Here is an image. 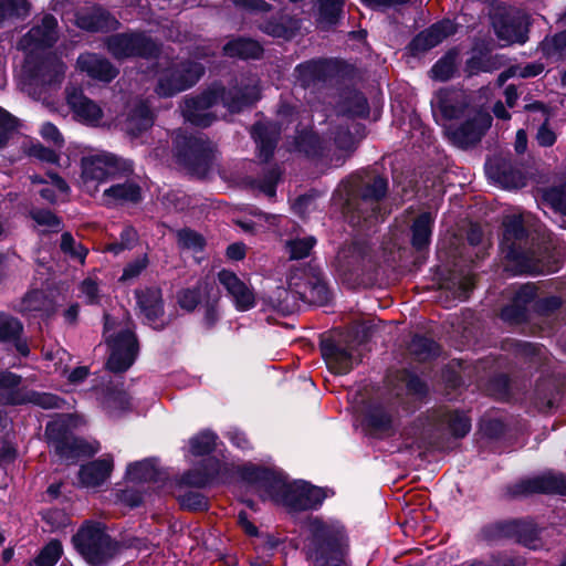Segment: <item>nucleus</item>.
Listing matches in <instances>:
<instances>
[{
	"mask_svg": "<svg viewBox=\"0 0 566 566\" xmlns=\"http://www.w3.org/2000/svg\"><path fill=\"white\" fill-rule=\"evenodd\" d=\"M307 530L306 558L314 566L346 562L349 538L344 525L314 516L310 518Z\"/></svg>",
	"mask_w": 566,
	"mask_h": 566,
	"instance_id": "1",
	"label": "nucleus"
},
{
	"mask_svg": "<svg viewBox=\"0 0 566 566\" xmlns=\"http://www.w3.org/2000/svg\"><path fill=\"white\" fill-rule=\"evenodd\" d=\"M77 555L87 566H109L120 554V541L112 536L105 523L86 518L71 537Z\"/></svg>",
	"mask_w": 566,
	"mask_h": 566,
	"instance_id": "2",
	"label": "nucleus"
},
{
	"mask_svg": "<svg viewBox=\"0 0 566 566\" xmlns=\"http://www.w3.org/2000/svg\"><path fill=\"white\" fill-rule=\"evenodd\" d=\"M388 179L376 175L360 182L347 192L343 205V214L350 227L365 230L378 222L380 201L387 196Z\"/></svg>",
	"mask_w": 566,
	"mask_h": 566,
	"instance_id": "3",
	"label": "nucleus"
},
{
	"mask_svg": "<svg viewBox=\"0 0 566 566\" xmlns=\"http://www.w3.org/2000/svg\"><path fill=\"white\" fill-rule=\"evenodd\" d=\"M216 146L202 133L179 129L172 137V156L177 165L191 176L205 178L216 159Z\"/></svg>",
	"mask_w": 566,
	"mask_h": 566,
	"instance_id": "4",
	"label": "nucleus"
},
{
	"mask_svg": "<svg viewBox=\"0 0 566 566\" xmlns=\"http://www.w3.org/2000/svg\"><path fill=\"white\" fill-rule=\"evenodd\" d=\"M476 539L489 546L512 541L526 548L536 549L541 541V530L531 518L496 520L483 524L476 534Z\"/></svg>",
	"mask_w": 566,
	"mask_h": 566,
	"instance_id": "5",
	"label": "nucleus"
},
{
	"mask_svg": "<svg viewBox=\"0 0 566 566\" xmlns=\"http://www.w3.org/2000/svg\"><path fill=\"white\" fill-rule=\"evenodd\" d=\"M356 76L357 67L340 57H314L298 63L294 69L295 81L304 90L332 80L353 81Z\"/></svg>",
	"mask_w": 566,
	"mask_h": 566,
	"instance_id": "6",
	"label": "nucleus"
},
{
	"mask_svg": "<svg viewBox=\"0 0 566 566\" xmlns=\"http://www.w3.org/2000/svg\"><path fill=\"white\" fill-rule=\"evenodd\" d=\"M72 415L57 413L45 424L44 437L55 454L63 460H77L94 455V449L85 439L77 437L72 431Z\"/></svg>",
	"mask_w": 566,
	"mask_h": 566,
	"instance_id": "7",
	"label": "nucleus"
},
{
	"mask_svg": "<svg viewBox=\"0 0 566 566\" xmlns=\"http://www.w3.org/2000/svg\"><path fill=\"white\" fill-rule=\"evenodd\" d=\"M489 19L496 38L506 44H525L528 41L530 15L523 10L500 0L490 3Z\"/></svg>",
	"mask_w": 566,
	"mask_h": 566,
	"instance_id": "8",
	"label": "nucleus"
},
{
	"mask_svg": "<svg viewBox=\"0 0 566 566\" xmlns=\"http://www.w3.org/2000/svg\"><path fill=\"white\" fill-rule=\"evenodd\" d=\"M105 48L118 61L128 59L155 61L163 53V43L139 30L108 35L105 40Z\"/></svg>",
	"mask_w": 566,
	"mask_h": 566,
	"instance_id": "9",
	"label": "nucleus"
},
{
	"mask_svg": "<svg viewBox=\"0 0 566 566\" xmlns=\"http://www.w3.org/2000/svg\"><path fill=\"white\" fill-rule=\"evenodd\" d=\"M202 63L184 59L169 63L158 72L155 94L160 98H170L193 87L205 75Z\"/></svg>",
	"mask_w": 566,
	"mask_h": 566,
	"instance_id": "10",
	"label": "nucleus"
},
{
	"mask_svg": "<svg viewBox=\"0 0 566 566\" xmlns=\"http://www.w3.org/2000/svg\"><path fill=\"white\" fill-rule=\"evenodd\" d=\"M239 475L243 482L262 488L273 502L281 505L292 484L282 471L254 463L243 464L239 469Z\"/></svg>",
	"mask_w": 566,
	"mask_h": 566,
	"instance_id": "11",
	"label": "nucleus"
},
{
	"mask_svg": "<svg viewBox=\"0 0 566 566\" xmlns=\"http://www.w3.org/2000/svg\"><path fill=\"white\" fill-rule=\"evenodd\" d=\"M109 348L106 368L114 374H124L136 361L139 354V340L136 333L124 328L105 338Z\"/></svg>",
	"mask_w": 566,
	"mask_h": 566,
	"instance_id": "12",
	"label": "nucleus"
},
{
	"mask_svg": "<svg viewBox=\"0 0 566 566\" xmlns=\"http://www.w3.org/2000/svg\"><path fill=\"white\" fill-rule=\"evenodd\" d=\"M506 494L511 499L534 494L566 496V474L548 470L533 478L521 479L506 486Z\"/></svg>",
	"mask_w": 566,
	"mask_h": 566,
	"instance_id": "13",
	"label": "nucleus"
},
{
	"mask_svg": "<svg viewBox=\"0 0 566 566\" xmlns=\"http://www.w3.org/2000/svg\"><path fill=\"white\" fill-rule=\"evenodd\" d=\"M368 255V245L361 241H353L339 248L334 268L343 283L355 285L363 281Z\"/></svg>",
	"mask_w": 566,
	"mask_h": 566,
	"instance_id": "14",
	"label": "nucleus"
},
{
	"mask_svg": "<svg viewBox=\"0 0 566 566\" xmlns=\"http://www.w3.org/2000/svg\"><path fill=\"white\" fill-rule=\"evenodd\" d=\"M82 177L85 180L106 181L133 175L130 160H125L114 154H103L81 159Z\"/></svg>",
	"mask_w": 566,
	"mask_h": 566,
	"instance_id": "15",
	"label": "nucleus"
},
{
	"mask_svg": "<svg viewBox=\"0 0 566 566\" xmlns=\"http://www.w3.org/2000/svg\"><path fill=\"white\" fill-rule=\"evenodd\" d=\"M318 347L328 370L335 375H347L360 363L354 356L353 343L342 336L323 334Z\"/></svg>",
	"mask_w": 566,
	"mask_h": 566,
	"instance_id": "16",
	"label": "nucleus"
},
{
	"mask_svg": "<svg viewBox=\"0 0 566 566\" xmlns=\"http://www.w3.org/2000/svg\"><path fill=\"white\" fill-rule=\"evenodd\" d=\"M289 284L306 292V301L326 305L332 300V292L321 266L310 262L302 269L293 272Z\"/></svg>",
	"mask_w": 566,
	"mask_h": 566,
	"instance_id": "17",
	"label": "nucleus"
},
{
	"mask_svg": "<svg viewBox=\"0 0 566 566\" xmlns=\"http://www.w3.org/2000/svg\"><path fill=\"white\" fill-rule=\"evenodd\" d=\"M25 71L30 83L43 88L56 86L64 78V64L52 54L29 55Z\"/></svg>",
	"mask_w": 566,
	"mask_h": 566,
	"instance_id": "18",
	"label": "nucleus"
},
{
	"mask_svg": "<svg viewBox=\"0 0 566 566\" xmlns=\"http://www.w3.org/2000/svg\"><path fill=\"white\" fill-rule=\"evenodd\" d=\"M326 496L323 488L303 481L286 490L283 506L290 512L314 511L322 506Z\"/></svg>",
	"mask_w": 566,
	"mask_h": 566,
	"instance_id": "19",
	"label": "nucleus"
},
{
	"mask_svg": "<svg viewBox=\"0 0 566 566\" xmlns=\"http://www.w3.org/2000/svg\"><path fill=\"white\" fill-rule=\"evenodd\" d=\"M454 27L449 19L432 23L430 27L417 33L407 44L406 50L412 57H417L454 33Z\"/></svg>",
	"mask_w": 566,
	"mask_h": 566,
	"instance_id": "20",
	"label": "nucleus"
},
{
	"mask_svg": "<svg viewBox=\"0 0 566 566\" xmlns=\"http://www.w3.org/2000/svg\"><path fill=\"white\" fill-rule=\"evenodd\" d=\"M59 22L52 13H44L23 35L22 43L33 50L51 49L59 41Z\"/></svg>",
	"mask_w": 566,
	"mask_h": 566,
	"instance_id": "21",
	"label": "nucleus"
},
{
	"mask_svg": "<svg viewBox=\"0 0 566 566\" xmlns=\"http://www.w3.org/2000/svg\"><path fill=\"white\" fill-rule=\"evenodd\" d=\"M134 294L136 305L146 323L153 326L156 331H163L165 328V324L154 326V324L165 314L163 290L159 286H146L144 289H136Z\"/></svg>",
	"mask_w": 566,
	"mask_h": 566,
	"instance_id": "22",
	"label": "nucleus"
},
{
	"mask_svg": "<svg viewBox=\"0 0 566 566\" xmlns=\"http://www.w3.org/2000/svg\"><path fill=\"white\" fill-rule=\"evenodd\" d=\"M492 117L479 112L467 118L451 132V138L461 148H468L481 142L488 129L491 127Z\"/></svg>",
	"mask_w": 566,
	"mask_h": 566,
	"instance_id": "23",
	"label": "nucleus"
},
{
	"mask_svg": "<svg viewBox=\"0 0 566 566\" xmlns=\"http://www.w3.org/2000/svg\"><path fill=\"white\" fill-rule=\"evenodd\" d=\"M505 270L513 276H537V253L533 244L501 250Z\"/></svg>",
	"mask_w": 566,
	"mask_h": 566,
	"instance_id": "24",
	"label": "nucleus"
},
{
	"mask_svg": "<svg viewBox=\"0 0 566 566\" xmlns=\"http://www.w3.org/2000/svg\"><path fill=\"white\" fill-rule=\"evenodd\" d=\"M0 344L12 346L19 356L28 358L31 349L24 336V325L20 318L0 311Z\"/></svg>",
	"mask_w": 566,
	"mask_h": 566,
	"instance_id": "25",
	"label": "nucleus"
},
{
	"mask_svg": "<svg viewBox=\"0 0 566 566\" xmlns=\"http://www.w3.org/2000/svg\"><path fill=\"white\" fill-rule=\"evenodd\" d=\"M488 176L502 187L522 188L525 185L524 175L510 157L494 156L485 164Z\"/></svg>",
	"mask_w": 566,
	"mask_h": 566,
	"instance_id": "26",
	"label": "nucleus"
},
{
	"mask_svg": "<svg viewBox=\"0 0 566 566\" xmlns=\"http://www.w3.org/2000/svg\"><path fill=\"white\" fill-rule=\"evenodd\" d=\"M219 283L232 297L237 311L247 312L255 306V295L233 271L222 269L217 274Z\"/></svg>",
	"mask_w": 566,
	"mask_h": 566,
	"instance_id": "27",
	"label": "nucleus"
},
{
	"mask_svg": "<svg viewBox=\"0 0 566 566\" xmlns=\"http://www.w3.org/2000/svg\"><path fill=\"white\" fill-rule=\"evenodd\" d=\"M335 108L339 116L350 119L367 118L370 113L366 95L354 86L339 90Z\"/></svg>",
	"mask_w": 566,
	"mask_h": 566,
	"instance_id": "28",
	"label": "nucleus"
},
{
	"mask_svg": "<svg viewBox=\"0 0 566 566\" xmlns=\"http://www.w3.org/2000/svg\"><path fill=\"white\" fill-rule=\"evenodd\" d=\"M76 65L88 77L106 84L119 74V70L107 57L96 53L85 52L80 54Z\"/></svg>",
	"mask_w": 566,
	"mask_h": 566,
	"instance_id": "29",
	"label": "nucleus"
},
{
	"mask_svg": "<svg viewBox=\"0 0 566 566\" xmlns=\"http://www.w3.org/2000/svg\"><path fill=\"white\" fill-rule=\"evenodd\" d=\"M251 138L258 148V157L269 163L275 153L280 139V127L273 122H255L250 129Z\"/></svg>",
	"mask_w": 566,
	"mask_h": 566,
	"instance_id": "30",
	"label": "nucleus"
},
{
	"mask_svg": "<svg viewBox=\"0 0 566 566\" xmlns=\"http://www.w3.org/2000/svg\"><path fill=\"white\" fill-rule=\"evenodd\" d=\"M262 301L269 308L287 316L297 310L298 301H306V292L290 284L289 289L276 286L271 293L264 295Z\"/></svg>",
	"mask_w": 566,
	"mask_h": 566,
	"instance_id": "31",
	"label": "nucleus"
},
{
	"mask_svg": "<svg viewBox=\"0 0 566 566\" xmlns=\"http://www.w3.org/2000/svg\"><path fill=\"white\" fill-rule=\"evenodd\" d=\"M113 469V457L107 454L82 464L77 472V479L80 484L85 488H96L102 485L111 476Z\"/></svg>",
	"mask_w": 566,
	"mask_h": 566,
	"instance_id": "32",
	"label": "nucleus"
},
{
	"mask_svg": "<svg viewBox=\"0 0 566 566\" xmlns=\"http://www.w3.org/2000/svg\"><path fill=\"white\" fill-rule=\"evenodd\" d=\"M361 426L373 437L389 434L394 430L392 415L381 403H371L363 413Z\"/></svg>",
	"mask_w": 566,
	"mask_h": 566,
	"instance_id": "33",
	"label": "nucleus"
},
{
	"mask_svg": "<svg viewBox=\"0 0 566 566\" xmlns=\"http://www.w3.org/2000/svg\"><path fill=\"white\" fill-rule=\"evenodd\" d=\"M124 178V182L114 184L103 191V198L107 206L137 205L143 200L142 187L129 179V176Z\"/></svg>",
	"mask_w": 566,
	"mask_h": 566,
	"instance_id": "34",
	"label": "nucleus"
},
{
	"mask_svg": "<svg viewBox=\"0 0 566 566\" xmlns=\"http://www.w3.org/2000/svg\"><path fill=\"white\" fill-rule=\"evenodd\" d=\"M530 230L526 228L522 216H507L502 221V237L500 249H511L531 244Z\"/></svg>",
	"mask_w": 566,
	"mask_h": 566,
	"instance_id": "35",
	"label": "nucleus"
},
{
	"mask_svg": "<svg viewBox=\"0 0 566 566\" xmlns=\"http://www.w3.org/2000/svg\"><path fill=\"white\" fill-rule=\"evenodd\" d=\"M433 227L434 218L431 212H421L413 219L410 227V244L417 253H428L431 244Z\"/></svg>",
	"mask_w": 566,
	"mask_h": 566,
	"instance_id": "36",
	"label": "nucleus"
},
{
	"mask_svg": "<svg viewBox=\"0 0 566 566\" xmlns=\"http://www.w3.org/2000/svg\"><path fill=\"white\" fill-rule=\"evenodd\" d=\"M222 53L227 57L242 61L260 60L263 56L264 49L259 41L239 35L223 45Z\"/></svg>",
	"mask_w": 566,
	"mask_h": 566,
	"instance_id": "37",
	"label": "nucleus"
},
{
	"mask_svg": "<svg viewBox=\"0 0 566 566\" xmlns=\"http://www.w3.org/2000/svg\"><path fill=\"white\" fill-rule=\"evenodd\" d=\"M260 98L259 92L251 86H224L223 106L231 113L238 114L253 106Z\"/></svg>",
	"mask_w": 566,
	"mask_h": 566,
	"instance_id": "38",
	"label": "nucleus"
},
{
	"mask_svg": "<svg viewBox=\"0 0 566 566\" xmlns=\"http://www.w3.org/2000/svg\"><path fill=\"white\" fill-rule=\"evenodd\" d=\"M155 123V114L147 101H139L128 113L126 119L127 134L134 138L140 137Z\"/></svg>",
	"mask_w": 566,
	"mask_h": 566,
	"instance_id": "39",
	"label": "nucleus"
},
{
	"mask_svg": "<svg viewBox=\"0 0 566 566\" xmlns=\"http://www.w3.org/2000/svg\"><path fill=\"white\" fill-rule=\"evenodd\" d=\"M345 0H317L315 21L322 31L337 27L344 17Z\"/></svg>",
	"mask_w": 566,
	"mask_h": 566,
	"instance_id": "40",
	"label": "nucleus"
},
{
	"mask_svg": "<svg viewBox=\"0 0 566 566\" xmlns=\"http://www.w3.org/2000/svg\"><path fill=\"white\" fill-rule=\"evenodd\" d=\"M119 22L107 10L98 8L77 18V25L87 32H109Z\"/></svg>",
	"mask_w": 566,
	"mask_h": 566,
	"instance_id": "41",
	"label": "nucleus"
},
{
	"mask_svg": "<svg viewBox=\"0 0 566 566\" xmlns=\"http://www.w3.org/2000/svg\"><path fill=\"white\" fill-rule=\"evenodd\" d=\"M125 475L128 481L135 483H156L163 480V472L158 468L156 459L154 458H147L129 463L126 468Z\"/></svg>",
	"mask_w": 566,
	"mask_h": 566,
	"instance_id": "42",
	"label": "nucleus"
},
{
	"mask_svg": "<svg viewBox=\"0 0 566 566\" xmlns=\"http://www.w3.org/2000/svg\"><path fill=\"white\" fill-rule=\"evenodd\" d=\"M298 29V20L290 15L272 17L265 20L261 27L265 34L283 40L293 39Z\"/></svg>",
	"mask_w": 566,
	"mask_h": 566,
	"instance_id": "43",
	"label": "nucleus"
},
{
	"mask_svg": "<svg viewBox=\"0 0 566 566\" xmlns=\"http://www.w3.org/2000/svg\"><path fill=\"white\" fill-rule=\"evenodd\" d=\"M440 421L447 424L451 437L454 439L465 438L472 428L470 416L462 409L446 410L440 416Z\"/></svg>",
	"mask_w": 566,
	"mask_h": 566,
	"instance_id": "44",
	"label": "nucleus"
},
{
	"mask_svg": "<svg viewBox=\"0 0 566 566\" xmlns=\"http://www.w3.org/2000/svg\"><path fill=\"white\" fill-rule=\"evenodd\" d=\"M220 290L214 282H205V304L202 325L211 331L220 319L219 314Z\"/></svg>",
	"mask_w": 566,
	"mask_h": 566,
	"instance_id": "45",
	"label": "nucleus"
},
{
	"mask_svg": "<svg viewBox=\"0 0 566 566\" xmlns=\"http://www.w3.org/2000/svg\"><path fill=\"white\" fill-rule=\"evenodd\" d=\"M296 149L311 159H321L325 155V145L321 136L312 129H303L295 138Z\"/></svg>",
	"mask_w": 566,
	"mask_h": 566,
	"instance_id": "46",
	"label": "nucleus"
},
{
	"mask_svg": "<svg viewBox=\"0 0 566 566\" xmlns=\"http://www.w3.org/2000/svg\"><path fill=\"white\" fill-rule=\"evenodd\" d=\"M223 94L224 85L214 82L200 94L187 98L186 107L195 108V111H208L219 103L223 105Z\"/></svg>",
	"mask_w": 566,
	"mask_h": 566,
	"instance_id": "47",
	"label": "nucleus"
},
{
	"mask_svg": "<svg viewBox=\"0 0 566 566\" xmlns=\"http://www.w3.org/2000/svg\"><path fill=\"white\" fill-rule=\"evenodd\" d=\"M103 405L108 411H126L130 407V397L124 382L107 384L103 389Z\"/></svg>",
	"mask_w": 566,
	"mask_h": 566,
	"instance_id": "48",
	"label": "nucleus"
},
{
	"mask_svg": "<svg viewBox=\"0 0 566 566\" xmlns=\"http://www.w3.org/2000/svg\"><path fill=\"white\" fill-rule=\"evenodd\" d=\"M219 437L211 429H202L188 441V452L195 457L211 455L217 449Z\"/></svg>",
	"mask_w": 566,
	"mask_h": 566,
	"instance_id": "49",
	"label": "nucleus"
},
{
	"mask_svg": "<svg viewBox=\"0 0 566 566\" xmlns=\"http://www.w3.org/2000/svg\"><path fill=\"white\" fill-rule=\"evenodd\" d=\"M409 350L419 361H428L440 356L441 347L431 337L415 334L409 344Z\"/></svg>",
	"mask_w": 566,
	"mask_h": 566,
	"instance_id": "50",
	"label": "nucleus"
},
{
	"mask_svg": "<svg viewBox=\"0 0 566 566\" xmlns=\"http://www.w3.org/2000/svg\"><path fill=\"white\" fill-rule=\"evenodd\" d=\"M205 282L212 281L207 277L200 279L195 286L184 287L177 292V304L181 310L192 313L201 304L202 300H205Z\"/></svg>",
	"mask_w": 566,
	"mask_h": 566,
	"instance_id": "51",
	"label": "nucleus"
},
{
	"mask_svg": "<svg viewBox=\"0 0 566 566\" xmlns=\"http://www.w3.org/2000/svg\"><path fill=\"white\" fill-rule=\"evenodd\" d=\"M458 51L455 49L448 50L430 69V77L438 82H448L457 72Z\"/></svg>",
	"mask_w": 566,
	"mask_h": 566,
	"instance_id": "52",
	"label": "nucleus"
},
{
	"mask_svg": "<svg viewBox=\"0 0 566 566\" xmlns=\"http://www.w3.org/2000/svg\"><path fill=\"white\" fill-rule=\"evenodd\" d=\"M49 298L41 289H31L24 293L13 310L21 315H28L33 312H42L46 308Z\"/></svg>",
	"mask_w": 566,
	"mask_h": 566,
	"instance_id": "53",
	"label": "nucleus"
},
{
	"mask_svg": "<svg viewBox=\"0 0 566 566\" xmlns=\"http://www.w3.org/2000/svg\"><path fill=\"white\" fill-rule=\"evenodd\" d=\"M29 405H33L44 410L57 409L65 410L70 409V403L62 396L53 392L38 391L34 389L29 390Z\"/></svg>",
	"mask_w": 566,
	"mask_h": 566,
	"instance_id": "54",
	"label": "nucleus"
},
{
	"mask_svg": "<svg viewBox=\"0 0 566 566\" xmlns=\"http://www.w3.org/2000/svg\"><path fill=\"white\" fill-rule=\"evenodd\" d=\"M539 50L546 59H566V29L553 35H546L539 43Z\"/></svg>",
	"mask_w": 566,
	"mask_h": 566,
	"instance_id": "55",
	"label": "nucleus"
},
{
	"mask_svg": "<svg viewBox=\"0 0 566 566\" xmlns=\"http://www.w3.org/2000/svg\"><path fill=\"white\" fill-rule=\"evenodd\" d=\"M177 244L181 250L201 253L207 247L206 238L196 230L185 227L177 231Z\"/></svg>",
	"mask_w": 566,
	"mask_h": 566,
	"instance_id": "56",
	"label": "nucleus"
},
{
	"mask_svg": "<svg viewBox=\"0 0 566 566\" xmlns=\"http://www.w3.org/2000/svg\"><path fill=\"white\" fill-rule=\"evenodd\" d=\"M62 555V542L53 538L40 549L32 562V566H55Z\"/></svg>",
	"mask_w": 566,
	"mask_h": 566,
	"instance_id": "57",
	"label": "nucleus"
},
{
	"mask_svg": "<svg viewBox=\"0 0 566 566\" xmlns=\"http://www.w3.org/2000/svg\"><path fill=\"white\" fill-rule=\"evenodd\" d=\"M565 261V254L556 250L537 255V276L557 273L564 266Z\"/></svg>",
	"mask_w": 566,
	"mask_h": 566,
	"instance_id": "58",
	"label": "nucleus"
},
{
	"mask_svg": "<svg viewBox=\"0 0 566 566\" xmlns=\"http://www.w3.org/2000/svg\"><path fill=\"white\" fill-rule=\"evenodd\" d=\"M542 199L555 212L566 217V181L547 187L543 190Z\"/></svg>",
	"mask_w": 566,
	"mask_h": 566,
	"instance_id": "59",
	"label": "nucleus"
},
{
	"mask_svg": "<svg viewBox=\"0 0 566 566\" xmlns=\"http://www.w3.org/2000/svg\"><path fill=\"white\" fill-rule=\"evenodd\" d=\"M497 69V61L492 55L482 53L474 54L465 61L464 72L468 76L478 75L479 73H490Z\"/></svg>",
	"mask_w": 566,
	"mask_h": 566,
	"instance_id": "60",
	"label": "nucleus"
},
{
	"mask_svg": "<svg viewBox=\"0 0 566 566\" xmlns=\"http://www.w3.org/2000/svg\"><path fill=\"white\" fill-rule=\"evenodd\" d=\"M29 12L28 0H0V23L6 20L23 19Z\"/></svg>",
	"mask_w": 566,
	"mask_h": 566,
	"instance_id": "61",
	"label": "nucleus"
},
{
	"mask_svg": "<svg viewBox=\"0 0 566 566\" xmlns=\"http://www.w3.org/2000/svg\"><path fill=\"white\" fill-rule=\"evenodd\" d=\"M500 318L511 326H520L528 323L531 315L530 311L522 310L521 306L510 300V302L501 308Z\"/></svg>",
	"mask_w": 566,
	"mask_h": 566,
	"instance_id": "62",
	"label": "nucleus"
},
{
	"mask_svg": "<svg viewBox=\"0 0 566 566\" xmlns=\"http://www.w3.org/2000/svg\"><path fill=\"white\" fill-rule=\"evenodd\" d=\"M178 503L182 510L203 512L209 510V500L197 491H187L178 496Z\"/></svg>",
	"mask_w": 566,
	"mask_h": 566,
	"instance_id": "63",
	"label": "nucleus"
},
{
	"mask_svg": "<svg viewBox=\"0 0 566 566\" xmlns=\"http://www.w3.org/2000/svg\"><path fill=\"white\" fill-rule=\"evenodd\" d=\"M438 108L442 117L447 120L457 119L461 116L463 109L451 99V92L447 88H441L437 93Z\"/></svg>",
	"mask_w": 566,
	"mask_h": 566,
	"instance_id": "64",
	"label": "nucleus"
}]
</instances>
